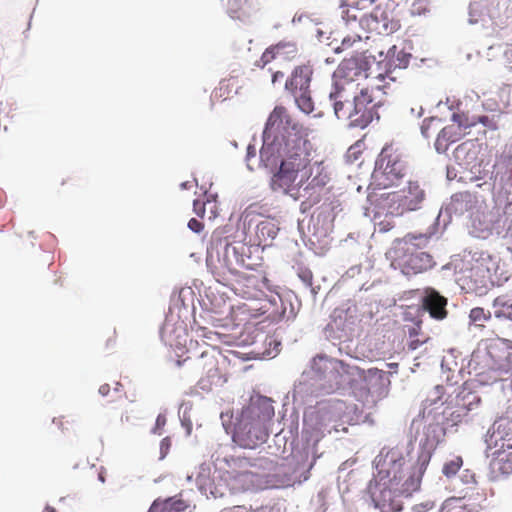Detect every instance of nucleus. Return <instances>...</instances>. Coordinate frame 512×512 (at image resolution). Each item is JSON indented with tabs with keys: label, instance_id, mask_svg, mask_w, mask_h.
Here are the masks:
<instances>
[{
	"label": "nucleus",
	"instance_id": "obj_1",
	"mask_svg": "<svg viewBox=\"0 0 512 512\" xmlns=\"http://www.w3.org/2000/svg\"><path fill=\"white\" fill-rule=\"evenodd\" d=\"M290 125L286 108L276 106L266 123L260 157L266 166H275L270 190L294 201L303 199L301 209L306 211L320 203L330 177L322 162L313 161L307 133Z\"/></svg>",
	"mask_w": 512,
	"mask_h": 512
},
{
	"label": "nucleus",
	"instance_id": "obj_2",
	"mask_svg": "<svg viewBox=\"0 0 512 512\" xmlns=\"http://www.w3.org/2000/svg\"><path fill=\"white\" fill-rule=\"evenodd\" d=\"M432 450L421 449L413 471L406 475L403 471L404 458L398 451L391 450L376 459L375 485L372 500L380 512H398L401 505L396 495L410 496L420 488L422 476L431 460Z\"/></svg>",
	"mask_w": 512,
	"mask_h": 512
},
{
	"label": "nucleus",
	"instance_id": "obj_3",
	"mask_svg": "<svg viewBox=\"0 0 512 512\" xmlns=\"http://www.w3.org/2000/svg\"><path fill=\"white\" fill-rule=\"evenodd\" d=\"M251 246L243 242L226 243L222 248L211 246L207 251L206 264L215 279L243 297H252V288L258 278L247 275L256 263L251 258Z\"/></svg>",
	"mask_w": 512,
	"mask_h": 512
},
{
	"label": "nucleus",
	"instance_id": "obj_4",
	"mask_svg": "<svg viewBox=\"0 0 512 512\" xmlns=\"http://www.w3.org/2000/svg\"><path fill=\"white\" fill-rule=\"evenodd\" d=\"M274 417V408L268 401L243 409L235 427L233 440L241 447L254 449L268 439V424Z\"/></svg>",
	"mask_w": 512,
	"mask_h": 512
},
{
	"label": "nucleus",
	"instance_id": "obj_5",
	"mask_svg": "<svg viewBox=\"0 0 512 512\" xmlns=\"http://www.w3.org/2000/svg\"><path fill=\"white\" fill-rule=\"evenodd\" d=\"M407 171V160L402 149L395 143H388L382 148L375 161L369 188L381 190L397 186L406 176Z\"/></svg>",
	"mask_w": 512,
	"mask_h": 512
},
{
	"label": "nucleus",
	"instance_id": "obj_6",
	"mask_svg": "<svg viewBox=\"0 0 512 512\" xmlns=\"http://www.w3.org/2000/svg\"><path fill=\"white\" fill-rule=\"evenodd\" d=\"M497 263L490 255L475 259L461 277L463 288L478 295L485 294L495 284Z\"/></svg>",
	"mask_w": 512,
	"mask_h": 512
},
{
	"label": "nucleus",
	"instance_id": "obj_7",
	"mask_svg": "<svg viewBox=\"0 0 512 512\" xmlns=\"http://www.w3.org/2000/svg\"><path fill=\"white\" fill-rule=\"evenodd\" d=\"M370 69V61L363 54L344 59L334 73V86L357 92L361 85L360 81L371 76Z\"/></svg>",
	"mask_w": 512,
	"mask_h": 512
},
{
	"label": "nucleus",
	"instance_id": "obj_8",
	"mask_svg": "<svg viewBox=\"0 0 512 512\" xmlns=\"http://www.w3.org/2000/svg\"><path fill=\"white\" fill-rule=\"evenodd\" d=\"M313 72L310 64L296 66L285 82V89L294 97L298 108L306 114L314 110L310 89Z\"/></svg>",
	"mask_w": 512,
	"mask_h": 512
},
{
	"label": "nucleus",
	"instance_id": "obj_9",
	"mask_svg": "<svg viewBox=\"0 0 512 512\" xmlns=\"http://www.w3.org/2000/svg\"><path fill=\"white\" fill-rule=\"evenodd\" d=\"M219 360H221L222 363L225 362V358L221 355L220 351L215 347H210L203 351L194 362L195 370L205 377L210 385L218 382H226Z\"/></svg>",
	"mask_w": 512,
	"mask_h": 512
},
{
	"label": "nucleus",
	"instance_id": "obj_10",
	"mask_svg": "<svg viewBox=\"0 0 512 512\" xmlns=\"http://www.w3.org/2000/svg\"><path fill=\"white\" fill-rule=\"evenodd\" d=\"M486 443L487 448L491 451L505 450V453L512 452V421H496Z\"/></svg>",
	"mask_w": 512,
	"mask_h": 512
},
{
	"label": "nucleus",
	"instance_id": "obj_11",
	"mask_svg": "<svg viewBox=\"0 0 512 512\" xmlns=\"http://www.w3.org/2000/svg\"><path fill=\"white\" fill-rule=\"evenodd\" d=\"M370 206L367 208L368 213H377L378 217L385 215L390 217H398L403 215L397 201V193L390 192L381 194L379 197L370 193L368 195Z\"/></svg>",
	"mask_w": 512,
	"mask_h": 512
},
{
	"label": "nucleus",
	"instance_id": "obj_12",
	"mask_svg": "<svg viewBox=\"0 0 512 512\" xmlns=\"http://www.w3.org/2000/svg\"><path fill=\"white\" fill-rule=\"evenodd\" d=\"M420 302L422 309L428 312L431 318L442 321L448 316V299L434 288H425Z\"/></svg>",
	"mask_w": 512,
	"mask_h": 512
},
{
	"label": "nucleus",
	"instance_id": "obj_13",
	"mask_svg": "<svg viewBox=\"0 0 512 512\" xmlns=\"http://www.w3.org/2000/svg\"><path fill=\"white\" fill-rule=\"evenodd\" d=\"M359 91V94L355 92L351 97L353 108H355L353 123L365 126L372 120L375 105H372L373 99L368 87L359 88Z\"/></svg>",
	"mask_w": 512,
	"mask_h": 512
},
{
	"label": "nucleus",
	"instance_id": "obj_14",
	"mask_svg": "<svg viewBox=\"0 0 512 512\" xmlns=\"http://www.w3.org/2000/svg\"><path fill=\"white\" fill-rule=\"evenodd\" d=\"M435 265L433 261V257L421 251L412 252L406 255L401 262H399V266L401 271L406 276H412L419 273H423Z\"/></svg>",
	"mask_w": 512,
	"mask_h": 512
},
{
	"label": "nucleus",
	"instance_id": "obj_15",
	"mask_svg": "<svg viewBox=\"0 0 512 512\" xmlns=\"http://www.w3.org/2000/svg\"><path fill=\"white\" fill-rule=\"evenodd\" d=\"M396 193L403 214L420 209L425 199V192L417 182H409L406 188Z\"/></svg>",
	"mask_w": 512,
	"mask_h": 512
},
{
	"label": "nucleus",
	"instance_id": "obj_16",
	"mask_svg": "<svg viewBox=\"0 0 512 512\" xmlns=\"http://www.w3.org/2000/svg\"><path fill=\"white\" fill-rule=\"evenodd\" d=\"M354 91L338 88L330 92V99L334 101V113L338 119H350L353 122L355 118V108L352 105V95Z\"/></svg>",
	"mask_w": 512,
	"mask_h": 512
},
{
	"label": "nucleus",
	"instance_id": "obj_17",
	"mask_svg": "<svg viewBox=\"0 0 512 512\" xmlns=\"http://www.w3.org/2000/svg\"><path fill=\"white\" fill-rule=\"evenodd\" d=\"M279 231L278 223L274 218H264L259 221L255 227L254 245L267 247L270 246Z\"/></svg>",
	"mask_w": 512,
	"mask_h": 512
},
{
	"label": "nucleus",
	"instance_id": "obj_18",
	"mask_svg": "<svg viewBox=\"0 0 512 512\" xmlns=\"http://www.w3.org/2000/svg\"><path fill=\"white\" fill-rule=\"evenodd\" d=\"M411 55L406 53L404 50H398L396 46H393L388 51V62L387 68L384 74L379 73L376 78L386 79L389 78L393 81L396 80V76H394V72L396 69L403 70L407 68L410 62Z\"/></svg>",
	"mask_w": 512,
	"mask_h": 512
},
{
	"label": "nucleus",
	"instance_id": "obj_19",
	"mask_svg": "<svg viewBox=\"0 0 512 512\" xmlns=\"http://www.w3.org/2000/svg\"><path fill=\"white\" fill-rule=\"evenodd\" d=\"M195 505L191 506L178 495L168 498H157L151 504L148 512H191Z\"/></svg>",
	"mask_w": 512,
	"mask_h": 512
},
{
	"label": "nucleus",
	"instance_id": "obj_20",
	"mask_svg": "<svg viewBox=\"0 0 512 512\" xmlns=\"http://www.w3.org/2000/svg\"><path fill=\"white\" fill-rule=\"evenodd\" d=\"M370 29L380 35H389L400 28L398 20L390 18L385 12L375 11L369 19Z\"/></svg>",
	"mask_w": 512,
	"mask_h": 512
},
{
	"label": "nucleus",
	"instance_id": "obj_21",
	"mask_svg": "<svg viewBox=\"0 0 512 512\" xmlns=\"http://www.w3.org/2000/svg\"><path fill=\"white\" fill-rule=\"evenodd\" d=\"M464 136L465 134L462 132V128H459L457 124L452 122L443 127L438 133L435 141V149L439 153H444L451 144L461 140Z\"/></svg>",
	"mask_w": 512,
	"mask_h": 512
},
{
	"label": "nucleus",
	"instance_id": "obj_22",
	"mask_svg": "<svg viewBox=\"0 0 512 512\" xmlns=\"http://www.w3.org/2000/svg\"><path fill=\"white\" fill-rule=\"evenodd\" d=\"M491 467L494 472L501 475L512 473V452L505 453V450L492 451Z\"/></svg>",
	"mask_w": 512,
	"mask_h": 512
},
{
	"label": "nucleus",
	"instance_id": "obj_23",
	"mask_svg": "<svg viewBox=\"0 0 512 512\" xmlns=\"http://www.w3.org/2000/svg\"><path fill=\"white\" fill-rule=\"evenodd\" d=\"M239 81L236 77H229L220 81L218 87L214 90V98L225 101L238 93Z\"/></svg>",
	"mask_w": 512,
	"mask_h": 512
},
{
	"label": "nucleus",
	"instance_id": "obj_24",
	"mask_svg": "<svg viewBox=\"0 0 512 512\" xmlns=\"http://www.w3.org/2000/svg\"><path fill=\"white\" fill-rule=\"evenodd\" d=\"M440 512H475L465 497H451L444 501Z\"/></svg>",
	"mask_w": 512,
	"mask_h": 512
},
{
	"label": "nucleus",
	"instance_id": "obj_25",
	"mask_svg": "<svg viewBox=\"0 0 512 512\" xmlns=\"http://www.w3.org/2000/svg\"><path fill=\"white\" fill-rule=\"evenodd\" d=\"M228 13L232 18L243 19L251 8L250 0H227Z\"/></svg>",
	"mask_w": 512,
	"mask_h": 512
},
{
	"label": "nucleus",
	"instance_id": "obj_26",
	"mask_svg": "<svg viewBox=\"0 0 512 512\" xmlns=\"http://www.w3.org/2000/svg\"><path fill=\"white\" fill-rule=\"evenodd\" d=\"M494 315L496 318L512 320V302L505 296H499L493 301Z\"/></svg>",
	"mask_w": 512,
	"mask_h": 512
},
{
	"label": "nucleus",
	"instance_id": "obj_27",
	"mask_svg": "<svg viewBox=\"0 0 512 512\" xmlns=\"http://www.w3.org/2000/svg\"><path fill=\"white\" fill-rule=\"evenodd\" d=\"M278 60H292L298 54L297 45L293 42H279L274 45Z\"/></svg>",
	"mask_w": 512,
	"mask_h": 512
},
{
	"label": "nucleus",
	"instance_id": "obj_28",
	"mask_svg": "<svg viewBox=\"0 0 512 512\" xmlns=\"http://www.w3.org/2000/svg\"><path fill=\"white\" fill-rule=\"evenodd\" d=\"M491 319V312L482 307H474L470 310L469 320L470 323L478 326L485 327V323Z\"/></svg>",
	"mask_w": 512,
	"mask_h": 512
},
{
	"label": "nucleus",
	"instance_id": "obj_29",
	"mask_svg": "<svg viewBox=\"0 0 512 512\" xmlns=\"http://www.w3.org/2000/svg\"><path fill=\"white\" fill-rule=\"evenodd\" d=\"M451 121L457 124L459 128H462L464 134L467 133V129L477 124L476 117H469L468 114L464 112L453 113Z\"/></svg>",
	"mask_w": 512,
	"mask_h": 512
},
{
	"label": "nucleus",
	"instance_id": "obj_30",
	"mask_svg": "<svg viewBox=\"0 0 512 512\" xmlns=\"http://www.w3.org/2000/svg\"><path fill=\"white\" fill-rule=\"evenodd\" d=\"M372 216V220L374 225L378 228V231L381 233H385L390 231L394 227V218L382 215L378 217L377 213H368Z\"/></svg>",
	"mask_w": 512,
	"mask_h": 512
},
{
	"label": "nucleus",
	"instance_id": "obj_31",
	"mask_svg": "<svg viewBox=\"0 0 512 512\" xmlns=\"http://www.w3.org/2000/svg\"><path fill=\"white\" fill-rule=\"evenodd\" d=\"M463 465L462 457L456 456L450 461L446 462L443 466V474L447 477L456 475L461 466Z\"/></svg>",
	"mask_w": 512,
	"mask_h": 512
},
{
	"label": "nucleus",
	"instance_id": "obj_32",
	"mask_svg": "<svg viewBox=\"0 0 512 512\" xmlns=\"http://www.w3.org/2000/svg\"><path fill=\"white\" fill-rule=\"evenodd\" d=\"M431 0H414L410 12L414 16H421L429 11V5Z\"/></svg>",
	"mask_w": 512,
	"mask_h": 512
},
{
	"label": "nucleus",
	"instance_id": "obj_33",
	"mask_svg": "<svg viewBox=\"0 0 512 512\" xmlns=\"http://www.w3.org/2000/svg\"><path fill=\"white\" fill-rule=\"evenodd\" d=\"M440 120L435 117L426 118L421 125V133L425 138H430L432 132L436 130L437 123Z\"/></svg>",
	"mask_w": 512,
	"mask_h": 512
},
{
	"label": "nucleus",
	"instance_id": "obj_34",
	"mask_svg": "<svg viewBox=\"0 0 512 512\" xmlns=\"http://www.w3.org/2000/svg\"><path fill=\"white\" fill-rule=\"evenodd\" d=\"M362 42V39L360 36L358 35H354V36H348V37H345L343 38L342 42H341V45L338 46L335 51L336 52H343V51H346L348 49H351L353 48L355 45H360Z\"/></svg>",
	"mask_w": 512,
	"mask_h": 512
},
{
	"label": "nucleus",
	"instance_id": "obj_35",
	"mask_svg": "<svg viewBox=\"0 0 512 512\" xmlns=\"http://www.w3.org/2000/svg\"><path fill=\"white\" fill-rule=\"evenodd\" d=\"M477 124L481 123L489 130H497L498 129V121L495 117H489L487 115L476 117Z\"/></svg>",
	"mask_w": 512,
	"mask_h": 512
},
{
	"label": "nucleus",
	"instance_id": "obj_36",
	"mask_svg": "<svg viewBox=\"0 0 512 512\" xmlns=\"http://www.w3.org/2000/svg\"><path fill=\"white\" fill-rule=\"evenodd\" d=\"M231 512H281L278 507L275 506H262L255 510H247L244 506H235Z\"/></svg>",
	"mask_w": 512,
	"mask_h": 512
},
{
	"label": "nucleus",
	"instance_id": "obj_37",
	"mask_svg": "<svg viewBox=\"0 0 512 512\" xmlns=\"http://www.w3.org/2000/svg\"><path fill=\"white\" fill-rule=\"evenodd\" d=\"M272 60H278L274 46H271L265 50L260 58V62L262 63V66H265Z\"/></svg>",
	"mask_w": 512,
	"mask_h": 512
},
{
	"label": "nucleus",
	"instance_id": "obj_38",
	"mask_svg": "<svg viewBox=\"0 0 512 512\" xmlns=\"http://www.w3.org/2000/svg\"><path fill=\"white\" fill-rule=\"evenodd\" d=\"M211 198H214V196L211 195ZM215 201V199H213ZM211 200H210V196L207 197L206 201H200V200H194L193 202V208H194V212L200 216V217H203L204 214H205V206L206 204L210 203Z\"/></svg>",
	"mask_w": 512,
	"mask_h": 512
},
{
	"label": "nucleus",
	"instance_id": "obj_39",
	"mask_svg": "<svg viewBox=\"0 0 512 512\" xmlns=\"http://www.w3.org/2000/svg\"><path fill=\"white\" fill-rule=\"evenodd\" d=\"M363 374H364L363 377L365 379L371 378V377H377L379 380H383L385 372L378 368H370L367 371H364Z\"/></svg>",
	"mask_w": 512,
	"mask_h": 512
},
{
	"label": "nucleus",
	"instance_id": "obj_40",
	"mask_svg": "<svg viewBox=\"0 0 512 512\" xmlns=\"http://www.w3.org/2000/svg\"><path fill=\"white\" fill-rule=\"evenodd\" d=\"M171 448V439L165 437L160 442V458L163 459L169 453Z\"/></svg>",
	"mask_w": 512,
	"mask_h": 512
},
{
	"label": "nucleus",
	"instance_id": "obj_41",
	"mask_svg": "<svg viewBox=\"0 0 512 512\" xmlns=\"http://www.w3.org/2000/svg\"><path fill=\"white\" fill-rule=\"evenodd\" d=\"M188 227L190 230H192L193 232L195 233H200L203 228H204V225L202 222H200L199 220L195 219V218H192L189 220L188 222Z\"/></svg>",
	"mask_w": 512,
	"mask_h": 512
},
{
	"label": "nucleus",
	"instance_id": "obj_42",
	"mask_svg": "<svg viewBox=\"0 0 512 512\" xmlns=\"http://www.w3.org/2000/svg\"><path fill=\"white\" fill-rule=\"evenodd\" d=\"M237 478L242 481L244 484H246V488L249 487V484L253 483L254 474L251 472H243L240 473Z\"/></svg>",
	"mask_w": 512,
	"mask_h": 512
},
{
	"label": "nucleus",
	"instance_id": "obj_43",
	"mask_svg": "<svg viewBox=\"0 0 512 512\" xmlns=\"http://www.w3.org/2000/svg\"><path fill=\"white\" fill-rule=\"evenodd\" d=\"M342 17L344 20H346L347 22H349L350 20H353V21H356L357 20V15L354 14V13H351V9L349 8H346L342 11Z\"/></svg>",
	"mask_w": 512,
	"mask_h": 512
},
{
	"label": "nucleus",
	"instance_id": "obj_44",
	"mask_svg": "<svg viewBox=\"0 0 512 512\" xmlns=\"http://www.w3.org/2000/svg\"><path fill=\"white\" fill-rule=\"evenodd\" d=\"M359 147H360V146H359L358 144H356V145H354V146H351V147L349 148V150H348V157H349V158H352V157H353V159H354V160H357V159H358L357 153H359V152H360V151H359Z\"/></svg>",
	"mask_w": 512,
	"mask_h": 512
},
{
	"label": "nucleus",
	"instance_id": "obj_45",
	"mask_svg": "<svg viewBox=\"0 0 512 512\" xmlns=\"http://www.w3.org/2000/svg\"><path fill=\"white\" fill-rule=\"evenodd\" d=\"M506 239H507V244H508V250L512 254V222L510 223V225L507 229Z\"/></svg>",
	"mask_w": 512,
	"mask_h": 512
},
{
	"label": "nucleus",
	"instance_id": "obj_46",
	"mask_svg": "<svg viewBox=\"0 0 512 512\" xmlns=\"http://www.w3.org/2000/svg\"><path fill=\"white\" fill-rule=\"evenodd\" d=\"M504 56L508 62L512 63V39L511 42L507 45Z\"/></svg>",
	"mask_w": 512,
	"mask_h": 512
},
{
	"label": "nucleus",
	"instance_id": "obj_47",
	"mask_svg": "<svg viewBox=\"0 0 512 512\" xmlns=\"http://www.w3.org/2000/svg\"><path fill=\"white\" fill-rule=\"evenodd\" d=\"M166 424V417L164 415H158L156 419V429H161Z\"/></svg>",
	"mask_w": 512,
	"mask_h": 512
},
{
	"label": "nucleus",
	"instance_id": "obj_48",
	"mask_svg": "<svg viewBox=\"0 0 512 512\" xmlns=\"http://www.w3.org/2000/svg\"><path fill=\"white\" fill-rule=\"evenodd\" d=\"M256 156V148L253 145H248L247 147V160H249L251 157Z\"/></svg>",
	"mask_w": 512,
	"mask_h": 512
},
{
	"label": "nucleus",
	"instance_id": "obj_49",
	"mask_svg": "<svg viewBox=\"0 0 512 512\" xmlns=\"http://www.w3.org/2000/svg\"><path fill=\"white\" fill-rule=\"evenodd\" d=\"M110 391V386L109 384H103L99 387V393L102 395V396H106L108 395Z\"/></svg>",
	"mask_w": 512,
	"mask_h": 512
},
{
	"label": "nucleus",
	"instance_id": "obj_50",
	"mask_svg": "<svg viewBox=\"0 0 512 512\" xmlns=\"http://www.w3.org/2000/svg\"><path fill=\"white\" fill-rule=\"evenodd\" d=\"M284 77V73L281 71H276L272 75V82L276 83L277 81L281 80Z\"/></svg>",
	"mask_w": 512,
	"mask_h": 512
},
{
	"label": "nucleus",
	"instance_id": "obj_51",
	"mask_svg": "<svg viewBox=\"0 0 512 512\" xmlns=\"http://www.w3.org/2000/svg\"><path fill=\"white\" fill-rule=\"evenodd\" d=\"M428 431H431V432H433V433H436L437 431H439V432H441V433H442V435H444V430H443L441 427H439V425H438V424H436V425H430V426L428 427Z\"/></svg>",
	"mask_w": 512,
	"mask_h": 512
},
{
	"label": "nucleus",
	"instance_id": "obj_52",
	"mask_svg": "<svg viewBox=\"0 0 512 512\" xmlns=\"http://www.w3.org/2000/svg\"><path fill=\"white\" fill-rule=\"evenodd\" d=\"M376 1H377V0H359V1H358V5H362V8H366V7H367L366 3H367L368 5H372V4H374Z\"/></svg>",
	"mask_w": 512,
	"mask_h": 512
},
{
	"label": "nucleus",
	"instance_id": "obj_53",
	"mask_svg": "<svg viewBox=\"0 0 512 512\" xmlns=\"http://www.w3.org/2000/svg\"><path fill=\"white\" fill-rule=\"evenodd\" d=\"M44 512H56L54 508L50 507V506H47L45 509H44Z\"/></svg>",
	"mask_w": 512,
	"mask_h": 512
},
{
	"label": "nucleus",
	"instance_id": "obj_54",
	"mask_svg": "<svg viewBox=\"0 0 512 512\" xmlns=\"http://www.w3.org/2000/svg\"><path fill=\"white\" fill-rule=\"evenodd\" d=\"M388 366L392 369H396L398 367L397 363H389Z\"/></svg>",
	"mask_w": 512,
	"mask_h": 512
},
{
	"label": "nucleus",
	"instance_id": "obj_55",
	"mask_svg": "<svg viewBox=\"0 0 512 512\" xmlns=\"http://www.w3.org/2000/svg\"><path fill=\"white\" fill-rule=\"evenodd\" d=\"M505 93H506V91H505V90H502V91L500 92V96L504 95Z\"/></svg>",
	"mask_w": 512,
	"mask_h": 512
},
{
	"label": "nucleus",
	"instance_id": "obj_56",
	"mask_svg": "<svg viewBox=\"0 0 512 512\" xmlns=\"http://www.w3.org/2000/svg\"><path fill=\"white\" fill-rule=\"evenodd\" d=\"M462 147H463V145L458 146L457 150H458V151H459V150H461V149H462Z\"/></svg>",
	"mask_w": 512,
	"mask_h": 512
},
{
	"label": "nucleus",
	"instance_id": "obj_57",
	"mask_svg": "<svg viewBox=\"0 0 512 512\" xmlns=\"http://www.w3.org/2000/svg\"><path fill=\"white\" fill-rule=\"evenodd\" d=\"M99 477H100V480L103 482L104 481L103 476L99 475Z\"/></svg>",
	"mask_w": 512,
	"mask_h": 512
}]
</instances>
